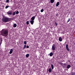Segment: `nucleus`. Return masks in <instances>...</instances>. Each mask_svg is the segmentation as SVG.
Listing matches in <instances>:
<instances>
[{
  "instance_id": "f257e3e1",
  "label": "nucleus",
  "mask_w": 75,
  "mask_h": 75,
  "mask_svg": "<svg viewBox=\"0 0 75 75\" xmlns=\"http://www.w3.org/2000/svg\"><path fill=\"white\" fill-rule=\"evenodd\" d=\"M1 35L4 37H7L8 35V30L4 29H2L1 31Z\"/></svg>"
},
{
  "instance_id": "f03ea898",
  "label": "nucleus",
  "mask_w": 75,
  "mask_h": 75,
  "mask_svg": "<svg viewBox=\"0 0 75 75\" xmlns=\"http://www.w3.org/2000/svg\"><path fill=\"white\" fill-rule=\"evenodd\" d=\"M2 21L4 23H7L10 21V18L6 17H4L3 18Z\"/></svg>"
},
{
  "instance_id": "7ed1b4c3",
  "label": "nucleus",
  "mask_w": 75,
  "mask_h": 75,
  "mask_svg": "<svg viewBox=\"0 0 75 75\" xmlns=\"http://www.w3.org/2000/svg\"><path fill=\"white\" fill-rule=\"evenodd\" d=\"M52 50L53 51H54L55 50V45L53 44L52 46Z\"/></svg>"
},
{
  "instance_id": "20e7f679",
  "label": "nucleus",
  "mask_w": 75,
  "mask_h": 75,
  "mask_svg": "<svg viewBox=\"0 0 75 75\" xmlns=\"http://www.w3.org/2000/svg\"><path fill=\"white\" fill-rule=\"evenodd\" d=\"M66 49L67 50V51H69L70 50H69V47H68V44L66 45Z\"/></svg>"
},
{
  "instance_id": "39448f33",
  "label": "nucleus",
  "mask_w": 75,
  "mask_h": 75,
  "mask_svg": "<svg viewBox=\"0 0 75 75\" xmlns=\"http://www.w3.org/2000/svg\"><path fill=\"white\" fill-rule=\"evenodd\" d=\"M7 13L9 15H11L12 14V11H8V12H7Z\"/></svg>"
},
{
  "instance_id": "423d86ee",
  "label": "nucleus",
  "mask_w": 75,
  "mask_h": 75,
  "mask_svg": "<svg viewBox=\"0 0 75 75\" xmlns=\"http://www.w3.org/2000/svg\"><path fill=\"white\" fill-rule=\"evenodd\" d=\"M31 24H32V25H33V24H34V21H33V20H31L30 21Z\"/></svg>"
},
{
  "instance_id": "0eeeda50",
  "label": "nucleus",
  "mask_w": 75,
  "mask_h": 75,
  "mask_svg": "<svg viewBox=\"0 0 75 75\" xmlns=\"http://www.w3.org/2000/svg\"><path fill=\"white\" fill-rule=\"evenodd\" d=\"M13 49H11L9 52V54H11V53H13Z\"/></svg>"
},
{
  "instance_id": "6e6552de",
  "label": "nucleus",
  "mask_w": 75,
  "mask_h": 75,
  "mask_svg": "<svg viewBox=\"0 0 75 75\" xmlns=\"http://www.w3.org/2000/svg\"><path fill=\"white\" fill-rule=\"evenodd\" d=\"M2 41H3V40L1 38L0 39V45H1V43H2Z\"/></svg>"
},
{
  "instance_id": "1a4fd4ad",
  "label": "nucleus",
  "mask_w": 75,
  "mask_h": 75,
  "mask_svg": "<svg viewBox=\"0 0 75 75\" xmlns=\"http://www.w3.org/2000/svg\"><path fill=\"white\" fill-rule=\"evenodd\" d=\"M71 68V66L70 65H68L67 66V69H69V68Z\"/></svg>"
},
{
  "instance_id": "9d476101",
  "label": "nucleus",
  "mask_w": 75,
  "mask_h": 75,
  "mask_svg": "<svg viewBox=\"0 0 75 75\" xmlns=\"http://www.w3.org/2000/svg\"><path fill=\"white\" fill-rule=\"evenodd\" d=\"M35 19V16H33L31 18V20L32 21L34 20Z\"/></svg>"
},
{
  "instance_id": "9b49d317",
  "label": "nucleus",
  "mask_w": 75,
  "mask_h": 75,
  "mask_svg": "<svg viewBox=\"0 0 75 75\" xmlns=\"http://www.w3.org/2000/svg\"><path fill=\"white\" fill-rule=\"evenodd\" d=\"M59 41L61 42L62 40V38H61V37H59Z\"/></svg>"
},
{
  "instance_id": "f8f14e48",
  "label": "nucleus",
  "mask_w": 75,
  "mask_h": 75,
  "mask_svg": "<svg viewBox=\"0 0 75 75\" xmlns=\"http://www.w3.org/2000/svg\"><path fill=\"white\" fill-rule=\"evenodd\" d=\"M59 2H58L56 4V7H58V6H59Z\"/></svg>"
},
{
  "instance_id": "ddd939ff",
  "label": "nucleus",
  "mask_w": 75,
  "mask_h": 75,
  "mask_svg": "<svg viewBox=\"0 0 75 75\" xmlns=\"http://www.w3.org/2000/svg\"><path fill=\"white\" fill-rule=\"evenodd\" d=\"M48 71L49 72H51V71H52V69L51 68H49Z\"/></svg>"
},
{
  "instance_id": "4468645a",
  "label": "nucleus",
  "mask_w": 75,
  "mask_h": 75,
  "mask_svg": "<svg viewBox=\"0 0 75 75\" xmlns=\"http://www.w3.org/2000/svg\"><path fill=\"white\" fill-rule=\"evenodd\" d=\"M50 57H52V55H53V53H52V52H51L50 53Z\"/></svg>"
},
{
  "instance_id": "2eb2a0df",
  "label": "nucleus",
  "mask_w": 75,
  "mask_h": 75,
  "mask_svg": "<svg viewBox=\"0 0 75 75\" xmlns=\"http://www.w3.org/2000/svg\"><path fill=\"white\" fill-rule=\"evenodd\" d=\"M16 11H15V12H14L13 13H12V15H13V16H15V15H16Z\"/></svg>"
},
{
  "instance_id": "dca6fc26",
  "label": "nucleus",
  "mask_w": 75,
  "mask_h": 75,
  "mask_svg": "<svg viewBox=\"0 0 75 75\" xmlns=\"http://www.w3.org/2000/svg\"><path fill=\"white\" fill-rule=\"evenodd\" d=\"M54 1V0H50L51 3H53Z\"/></svg>"
},
{
  "instance_id": "f3484780",
  "label": "nucleus",
  "mask_w": 75,
  "mask_h": 75,
  "mask_svg": "<svg viewBox=\"0 0 75 75\" xmlns=\"http://www.w3.org/2000/svg\"><path fill=\"white\" fill-rule=\"evenodd\" d=\"M51 67H52V69H54V65L52 64H51Z\"/></svg>"
},
{
  "instance_id": "a211bd4d",
  "label": "nucleus",
  "mask_w": 75,
  "mask_h": 75,
  "mask_svg": "<svg viewBox=\"0 0 75 75\" xmlns=\"http://www.w3.org/2000/svg\"><path fill=\"white\" fill-rule=\"evenodd\" d=\"M17 24H16V23H15L14 24V25H13V27H17Z\"/></svg>"
},
{
  "instance_id": "6ab92c4d",
  "label": "nucleus",
  "mask_w": 75,
  "mask_h": 75,
  "mask_svg": "<svg viewBox=\"0 0 75 75\" xmlns=\"http://www.w3.org/2000/svg\"><path fill=\"white\" fill-rule=\"evenodd\" d=\"M26 56L27 58H28V57H29V54H26Z\"/></svg>"
},
{
  "instance_id": "aec40b11",
  "label": "nucleus",
  "mask_w": 75,
  "mask_h": 75,
  "mask_svg": "<svg viewBox=\"0 0 75 75\" xmlns=\"http://www.w3.org/2000/svg\"><path fill=\"white\" fill-rule=\"evenodd\" d=\"M26 45H24V46H23V49H25V48H26Z\"/></svg>"
},
{
  "instance_id": "412c9836",
  "label": "nucleus",
  "mask_w": 75,
  "mask_h": 75,
  "mask_svg": "<svg viewBox=\"0 0 75 75\" xmlns=\"http://www.w3.org/2000/svg\"><path fill=\"white\" fill-rule=\"evenodd\" d=\"M71 75H75V73L74 72L71 73Z\"/></svg>"
},
{
  "instance_id": "4be33fe9",
  "label": "nucleus",
  "mask_w": 75,
  "mask_h": 75,
  "mask_svg": "<svg viewBox=\"0 0 75 75\" xmlns=\"http://www.w3.org/2000/svg\"><path fill=\"white\" fill-rule=\"evenodd\" d=\"M42 13L43 12V11H44V9H41L40 11Z\"/></svg>"
},
{
  "instance_id": "5701e85b",
  "label": "nucleus",
  "mask_w": 75,
  "mask_h": 75,
  "mask_svg": "<svg viewBox=\"0 0 75 75\" xmlns=\"http://www.w3.org/2000/svg\"><path fill=\"white\" fill-rule=\"evenodd\" d=\"M24 44H25V45H26V44H27V42H26V41H25L24 42Z\"/></svg>"
},
{
  "instance_id": "b1692460",
  "label": "nucleus",
  "mask_w": 75,
  "mask_h": 75,
  "mask_svg": "<svg viewBox=\"0 0 75 75\" xmlns=\"http://www.w3.org/2000/svg\"><path fill=\"white\" fill-rule=\"evenodd\" d=\"M18 13H19V12H18V11H16V14H18Z\"/></svg>"
},
{
  "instance_id": "393cba45",
  "label": "nucleus",
  "mask_w": 75,
  "mask_h": 75,
  "mask_svg": "<svg viewBox=\"0 0 75 75\" xmlns=\"http://www.w3.org/2000/svg\"><path fill=\"white\" fill-rule=\"evenodd\" d=\"M26 24L27 25H28V24H29V22H28V21H27L26 22Z\"/></svg>"
},
{
  "instance_id": "a878e982",
  "label": "nucleus",
  "mask_w": 75,
  "mask_h": 75,
  "mask_svg": "<svg viewBox=\"0 0 75 75\" xmlns=\"http://www.w3.org/2000/svg\"><path fill=\"white\" fill-rule=\"evenodd\" d=\"M9 0H6V3H9Z\"/></svg>"
},
{
  "instance_id": "bb28decb",
  "label": "nucleus",
  "mask_w": 75,
  "mask_h": 75,
  "mask_svg": "<svg viewBox=\"0 0 75 75\" xmlns=\"http://www.w3.org/2000/svg\"><path fill=\"white\" fill-rule=\"evenodd\" d=\"M9 6H6V7H5V8H7L8 7H9Z\"/></svg>"
},
{
  "instance_id": "cd10ccee",
  "label": "nucleus",
  "mask_w": 75,
  "mask_h": 75,
  "mask_svg": "<svg viewBox=\"0 0 75 75\" xmlns=\"http://www.w3.org/2000/svg\"><path fill=\"white\" fill-rule=\"evenodd\" d=\"M70 20H71L70 19H69L68 21H67V22H69Z\"/></svg>"
},
{
  "instance_id": "c85d7f7f",
  "label": "nucleus",
  "mask_w": 75,
  "mask_h": 75,
  "mask_svg": "<svg viewBox=\"0 0 75 75\" xmlns=\"http://www.w3.org/2000/svg\"><path fill=\"white\" fill-rule=\"evenodd\" d=\"M55 25L57 26V22H55Z\"/></svg>"
},
{
  "instance_id": "c756f323",
  "label": "nucleus",
  "mask_w": 75,
  "mask_h": 75,
  "mask_svg": "<svg viewBox=\"0 0 75 75\" xmlns=\"http://www.w3.org/2000/svg\"><path fill=\"white\" fill-rule=\"evenodd\" d=\"M26 48H29V46H26Z\"/></svg>"
},
{
  "instance_id": "7c9ffc66",
  "label": "nucleus",
  "mask_w": 75,
  "mask_h": 75,
  "mask_svg": "<svg viewBox=\"0 0 75 75\" xmlns=\"http://www.w3.org/2000/svg\"><path fill=\"white\" fill-rule=\"evenodd\" d=\"M56 16H58V15L57 14H56Z\"/></svg>"
}]
</instances>
